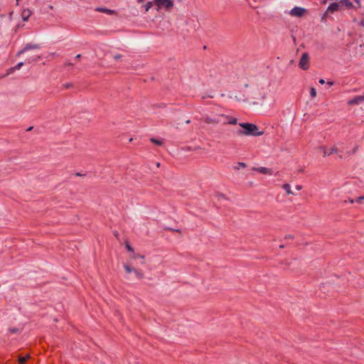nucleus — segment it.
Segmentation results:
<instances>
[{"label":"nucleus","instance_id":"f257e3e1","mask_svg":"<svg viewBox=\"0 0 364 364\" xmlns=\"http://www.w3.org/2000/svg\"><path fill=\"white\" fill-rule=\"evenodd\" d=\"M239 125L243 129L237 131L238 135L259 136L264 134L263 132L258 131V127L255 124L242 122L239 123Z\"/></svg>","mask_w":364,"mask_h":364},{"label":"nucleus","instance_id":"f03ea898","mask_svg":"<svg viewBox=\"0 0 364 364\" xmlns=\"http://www.w3.org/2000/svg\"><path fill=\"white\" fill-rule=\"evenodd\" d=\"M154 3L159 8H165L166 10H170L173 6V0H154Z\"/></svg>","mask_w":364,"mask_h":364},{"label":"nucleus","instance_id":"7ed1b4c3","mask_svg":"<svg viewBox=\"0 0 364 364\" xmlns=\"http://www.w3.org/2000/svg\"><path fill=\"white\" fill-rule=\"evenodd\" d=\"M309 60L308 53H304L299 63V68L303 70H307L309 68Z\"/></svg>","mask_w":364,"mask_h":364},{"label":"nucleus","instance_id":"20e7f679","mask_svg":"<svg viewBox=\"0 0 364 364\" xmlns=\"http://www.w3.org/2000/svg\"><path fill=\"white\" fill-rule=\"evenodd\" d=\"M41 48L39 44L37 43H27L25 45L23 49L20 50L17 53L16 56H20L26 51L31 49H39Z\"/></svg>","mask_w":364,"mask_h":364},{"label":"nucleus","instance_id":"39448f33","mask_svg":"<svg viewBox=\"0 0 364 364\" xmlns=\"http://www.w3.org/2000/svg\"><path fill=\"white\" fill-rule=\"evenodd\" d=\"M204 122L208 124H218L220 123L223 124L221 114L217 115L214 117H206L204 118Z\"/></svg>","mask_w":364,"mask_h":364},{"label":"nucleus","instance_id":"423d86ee","mask_svg":"<svg viewBox=\"0 0 364 364\" xmlns=\"http://www.w3.org/2000/svg\"><path fill=\"white\" fill-rule=\"evenodd\" d=\"M223 124H237V119L232 116L221 114Z\"/></svg>","mask_w":364,"mask_h":364},{"label":"nucleus","instance_id":"0eeeda50","mask_svg":"<svg viewBox=\"0 0 364 364\" xmlns=\"http://www.w3.org/2000/svg\"><path fill=\"white\" fill-rule=\"evenodd\" d=\"M306 12V9L301 7L295 6L293 8L291 11L290 14L294 16H302L304 13Z\"/></svg>","mask_w":364,"mask_h":364},{"label":"nucleus","instance_id":"6e6552de","mask_svg":"<svg viewBox=\"0 0 364 364\" xmlns=\"http://www.w3.org/2000/svg\"><path fill=\"white\" fill-rule=\"evenodd\" d=\"M254 171H258L262 174L272 175V170L266 167L253 168Z\"/></svg>","mask_w":364,"mask_h":364},{"label":"nucleus","instance_id":"1a4fd4ad","mask_svg":"<svg viewBox=\"0 0 364 364\" xmlns=\"http://www.w3.org/2000/svg\"><path fill=\"white\" fill-rule=\"evenodd\" d=\"M354 1L360 6V0H354ZM340 4L346 6V8L350 9L353 6V3L350 0H341Z\"/></svg>","mask_w":364,"mask_h":364},{"label":"nucleus","instance_id":"9d476101","mask_svg":"<svg viewBox=\"0 0 364 364\" xmlns=\"http://www.w3.org/2000/svg\"><path fill=\"white\" fill-rule=\"evenodd\" d=\"M321 149L323 150L324 157L326 156H330L333 154H336L338 152V149L336 146L332 147L328 151H327L324 147H321Z\"/></svg>","mask_w":364,"mask_h":364},{"label":"nucleus","instance_id":"9b49d317","mask_svg":"<svg viewBox=\"0 0 364 364\" xmlns=\"http://www.w3.org/2000/svg\"><path fill=\"white\" fill-rule=\"evenodd\" d=\"M31 15V11L29 9H23L21 12V18L22 19L26 21L28 19V18Z\"/></svg>","mask_w":364,"mask_h":364},{"label":"nucleus","instance_id":"f8f14e48","mask_svg":"<svg viewBox=\"0 0 364 364\" xmlns=\"http://www.w3.org/2000/svg\"><path fill=\"white\" fill-rule=\"evenodd\" d=\"M30 358L31 356L29 354L26 355V356H18V364H26Z\"/></svg>","mask_w":364,"mask_h":364},{"label":"nucleus","instance_id":"ddd939ff","mask_svg":"<svg viewBox=\"0 0 364 364\" xmlns=\"http://www.w3.org/2000/svg\"><path fill=\"white\" fill-rule=\"evenodd\" d=\"M340 4L338 3H332L328 7V11L330 12H334L338 10Z\"/></svg>","mask_w":364,"mask_h":364},{"label":"nucleus","instance_id":"4468645a","mask_svg":"<svg viewBox=\"0 0 364 364\" xmlns=\"http://www.w3.org/2000/svg\"><path fill=\"white\" fill-rule=\"evenodd\" d=\"M40 58H41L40 55H32L26 60V63H31L33 62H36V61L40 59Z\"/></svg>","mask_w":364,"mask_h":364},{"label":"nucleus","instance_id":"2eb2a0df","mask_svg":"<svg viewBox=\"0 0 364 364\" xmlns=\"http://www.w3.org/2000/svg\"><path fill=\"white\" fill-rule=\"evenodd\" d=\"M360 103V99L359 98L358 96H355V97H353V99L350 100L348 102V104L349 105H358Z\"/></svg>","mask_w":364,"mask_h":364},{"label":"nucleus","instance_id":"dca6fc26","mask_svg":"<svg viewBox=\"0 0 364 364\" xmlns=\"http://www.w3.org/2000/svg\"><path fill=\"white\" fill-rule=\"evenodd\" d=\"M134 273L136 276V277L139 279H142L144 278V274L141 269H135L134 270Z\"/></svg>","mask_w":364,"mask_h":364},{"label":"nucleus","instance_id":"f3484780","mask_svg":"<svg viewBox=\"0 0 364 364\" xmlns=\"http://www.w3.org/2000/svg\"><path fill=\"white\" fill-rule=\"evenodd\" d=\"M282 188H283L284 190H285V191L287 192V195L294 194L293 192L291 190V187H290V185L289 183H284L282 186Z\"/></svg>","mask_w":364,"mask_h":364},{"label":"nucleus","instance_id":"a211bd4d","mask_svg":"<svg viewBox=\"0 0 364 364\" xmlns=\"http://www.w3.org/2000/svg\"><path fill=\"white\" fill-rule=\"evenodd\" d=\"M350 203H353L354 202H356L358 203H364V196H360L357 198L355 200H350Z\"/></svg>","mask_w":364,"mask_h":364},{"label":"nucleus","instance_id":"6ab92c4d","mask_svg":"<svg viewBox=\"0 0 364 364\" xmlns=\"http://www.w3.org/2000/svg\"><path fill=\"white\" fill-rule=\"evenodd\" d=\"M123 266L127 273L134 272V270L135 269V268L131 267L128 264H124Z\"/></svg>","mask_w":364,"mask_h":364},{"label":"nucleus","instance_id":"aec40b11","mask_svg":"<svg viewBox=\"0 0 364 364\" xmlns=\"http://www.w3.org/2000/svg\"><path fill=\"white\" fill-rule=\"evenodd\" d=\"M150 141H151L152 143H154V144H156V145H159V146H161V145L163 144V141H161V140H159V139H155V138H151V139H150Z\"/></svg>","mask_w":364,"mask_h":364},{"label":"nucleus","instance_id":"412c9836","mask_svg":"<svg viewBox=\"0 0 364 364\" xmlns=\"http://www.w3.org/2000/svg\"><path fill=\"white\" fill-rule=\"evenodd\" d=\"M137 257H140L143 259V261L141 262V264H144V255H141L139 254H136V253H133L132 256L131 257L132 259H136Z\"/></svg>","mask_w":364,"mask_h":364},{"label":"nucleus","instance_id":"4be33fe9","mask_svg":"<svg viewBox=\"0 0 364 364\" xmlns=\"http://www.w3.org/2000/svg\"><path fill=\"white\" fill-rule=\"evenodd\" d=\"M310 95L312 98L316 97V90L314 87H311L310 89Z\"/></svg>","mask_w":364,"mask_h":364},{"label":"nucleus","instance_id":"5701e85b","mask_svg":"<svg viewBox=\"0 0 364 364\" xmlns=\"http://www.w3.org/2000/svg\"><path fill=\"white\" fill-rule=\"evenodd\" d=\"M153 4L151 1H149L145 4V10L148 11L152 6Z\"/></svg>","mask_w":364,"mask_h":364},{"label":"nucleus","instance_id":"b1692460","mask_svg":"<svg viewBox=\"0 0 364 364\" xmlns=\"http://www.w3.org/2000/svg\"><path fill=\"white\" fill-rule=\"evenodd\" d=\"M126 248L129 252L134 253V249L128 242H126Z\"/></svg>","mask_w":364,"mask_h":364},{"label":"nucleus","instance_id":"393cba45","mask_svg":"<svg viewBox=\"0 0 364 364\" xmlns=\"http://www.w3.org/2000/svg\"><path fill=\"white\" fill-rule=\"evenodd\" d=\"M9 331L11 333H17L19 332V329L18 328H10L9 329Z\"/></svg>","mask_w":364,"mask_h":364},{"label":"nucleus","instance_id":"a878e982","mask_svg":"<svg viewBox=\"0 0 364 364\" xmlns=\"http://www.w3.org/2000/svg\"><path fill=\"white\" fill-rule=\"evenodd\" d=\"M246 166H247V164L245 163L238 162L237 163V166L236 168L237 169H239L240 168H245Z\"/></svg>","mask_w":364,"mask_h":364},{"label":"nucleus","instance_id":"bb28decb","mask_svg":"<svg viewBox=\"0 0 364 364\" xmlns=\"http://www.w3.org/2000/svg\"><path fill=\"white\" fill-rule=\"evenodd\" d=\"M97 10L103 11V12H106L107 14H112L113 13V11L107 9H98Z\"/></svg>","mask_w":364,"mask_h":364},{"label":"nucleus","instance_id":"cd10ccee","mask_svg":"<svg viewBox=\"0 0 364 364\" xmlns=\"http://www.w3.org/2000/svg\"><path fill=\"white\" fill-rule=\"evenodd\" d=\"M15 70H16L15 67L10 68L7 70V73H6V75H10L11 73H14Z\"/></svg>","mask_w":364,"mask_h":364},{"label":"nucleus","instance_id":"c85d7f7f","mask_svg":"<svg viewBox=\"0 0 364 364\" xmlns=\"http://www.w3.org/2000/svg\"><path fill=\"white\" fill-rule=\"evenodd\" d=\"M23 65V62H20L18 63L15 67L16 70H19L21 69V68Z\"/></svg>","mask_w":364,"mask_h":364},{"label":"nucleus","instance_id":"c756f323","mask_svg":"<svg viewBox=\"0 0 364 364\" xmlns=\"http://www.w3.org/2000/svg\"><path fill=\"white\" fill-rule=\"evenodd\" d=\"M294 238V236L293 235H287L285 237H284V240H293Z\"/></svg>","mask_w":364,"mask_h":364},{"label":"nucleus","instance_id":"7c9ffc66","mask_svg":"<svg viewBox=\"0 0 364 364\" xmlns=\"http://www.w3.org/2000/svg\"><path fill=\"white\" fill-rule=\"evenodd\" d=\"M165 230L173 231V232H181V230H178V229H173V228H166Z\"/></svg>","mask_w":364,"mask_h":364},{"label":"nucleus","instance_id":"2f4dec72","mask_svg":"<svg viewBox=\"0 0 364 364\" xmlns=\"http://www.w3.org/2000/svg\"><path fill=\"white\" fill-rule=\"evenodd\" d=\"M122 58V55L120 54H116L114 55V59L115 60H119Z\"/></svg>","mask_w":364,"mask_h":364},{"label":"nucleus","instance_id":"473e14b6","mask_svg":"<svg viewBox=\"0 0 364 364\" xmlns=\"http://www.w3.org/2000/svg\"><path fill=\"white\" fill-rule=\"evenodd\" d=\"M358 149V145H356V146L354 147V149H353L352 153H353V154H355V153L357 151Z\"/></svg>","mask_w":364,"mask_h":364},{"label":"nucleus","instance_id":"72a5a7b5","mask_svg":"<svg viewBox=\"0 0 364 364\" xmlns=\"http://www.w3.org/2000/svg\"><path fill=\"white\" fill-rule=\"evenodd\" d=\"M358 97L360 99V103L364 102V95H359Z\"/></svg>","mask_w":364,"mask_h":364},{"label":"nucleus","instance_id":"f704fd0d","mask_svg":"<svg viewBox=\"0 0 364 364\" xmlns=\"http://www.w3.org/2000/svg\"><path fill=\"white\" fill-rule=\"evenodd\" d=\"M296 190L300 191L302 188V186L300 185H297V186H296Z\"/></svg>","mask_w":364,"mask_h":364},{"label":"nucleus","instance_id":"c9c22d12","mask_svg":"<svg viewBox=\"0 0 364 364\" xmlns=\"http://www.w3.org/2000/svg\"><path fill=\"white\" fill-rule=\"evenodd\" d=\"M318 82L320 84H322V85L325 83V80L323 79H320Z\"/></svg>","mask_w":364,"mask_h":364},{"label":"nucleus","instance_id":"e433bc0d","mask_svg":"<svg viewBox=\"0 0 364 364\" xmlns=\"http://www.w3.org/2000/svg\"><path fill=\"white\" fill-rule=\"evenodd\" d=\"M70 87H71V84L68 83V84L65 85V88H69Z\"/></svg>","mask_w":364,"mask_h":364},{"label":"nucleus","instance_id":"4c0bfd02","mask_svg":"<svg viewBox=\"0 0 364 364\" xmlns=\"http://www.w3.org/2000/svg\"><path fill=\"white\" fill-rule=\"evenodd\" d=\"M327 83L330 86L333 85V82L332 81H328Z\"/></svg>","mask_w":364,"mask_h":364},{"label":"nucleus","instance_id":"58836bf2","mask_svg":"<svg viewBox=\"0 0 364 364\" xmlns=\"http://www.w3.org/2000/svg\"><path fill=\"white\" fill-rule=\"evenodd\" d=\"M80 57H81V55L80 54H77L76 55L75 58L79 59V58H80Z\"/></svg>","mask_w":364,"mask_h":364},{"label":"nucleus","instance_id":"ea45409f","mask_svg":"<svg viewBox=\"0 0 364 364\" xmlns=\"http://www.w3.org/2000/svg\"><path fill=\"white\" fill-rule=\"evenodd\" d=\"M360 25L363 26L364 27V20L361 21H360Z\"/></svg>","mask_w":364,"mask_h":364},{"label":"nucleus","instance_id":"a19ab883","mask_svg":"<svg viewBox=\"0 0 364 364\" xmlns=\"http://www.w3.org/2000/svg\"><path fill=\"white\" fill-rule=\"evenodd\" d=\"M73 64L71 63H67L66 65H68V66H72Z\"/></svg>","mask_w":364,"mask_h":364},{"label":"nucleus","instance_id":"79ce46f5","mask_svg":"<svg viewBox=\"0 0 364 364\" xmlns=\"http://www.w3.org/2000/svg\"><path fill=\"white\" fill-rule=\"evenodd\" d=\"M279 248H280V249H283V248H284V245H281L279 246Z\"/></svg>","mask_w":364,"mask_h":364},{"label":"nucleus","instance_id":"37998d69","mask_svg":"<svg viewBox=\"0 0 364 364\" xmlns=\"http://www.w3.org/2000/svg\"><path fill=\"white\" fill-rule=\"evenodd\" d=\"M114 235L117 237H118V232H115L114 233Z\"/></svg>","mask_w":364,"mask_h":364},{"label":"nucleus","instance_id":"c03bdc74","mask_svg":"<svg viewBox=\"0 0 364 364\" xmlns=\"http://www.w3.org/2000/svg\"><path fill=\"white\" fill-rule=\"evenodd\" d=\"M190 122H191V121H190V120H187V121H186V123H187V124H189Z\"/></svg>","mask_w":364,"mask_h":364},{"label":"nucleus","instance_id":"a18cd8bd","mask_svg":"<svg viewBox=\"0 0 364 364\" xmlns=\"http://www.w3.org/2000/svg\"><path fill=\"white\" fill-rule=\"evenodd\" d=\"M139 2H142L144 0H137Z\"/></svg>","mask_w":364,"mask_h":364},{"label":"nucleus","instance_id":"49530a36","mask_svg":"<svg viewBox=\"0 0 364 364\" xmlns=\"http://www.w3.org/2000/svg\"><path fill=\"white\" fill-rule=\"evenodd\" d=\"M20 0H16L17 2H18Z\"/></svg>","mask_w":364,"mask_h":364}]
</instances>
